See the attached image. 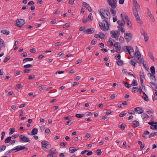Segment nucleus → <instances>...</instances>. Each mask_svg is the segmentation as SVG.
<instances>
[{
    "mask_svg": "<svg viewBox=\"0 0 157 157\" xmlns=\"http://www.w3.org/2000/svg\"><path fill=\"white\" fill-rule=\"evenodd\" d=\"M99 12L102 19L105 18L108 19L110 18V14L108 10L101 8Z\"/></svg>",
    "mask_w": 157,
    "mask_h": 157,
    "instance_id": "1",
    "label": "nucleus"
},
{
    "mask_svg": "<svg viewBox=\"0 0 157 157\" xmlns=\"http://www.w3.org/2000/svg\"><path fill=\"white\" fill-rule=\"evenodd\" d=\"M98 24L101 30L106 31L109 29V25L107 20H103L102 22H99Z\"/></svg>",
    "mask_w": 157,
    "mask_h": 157,
    "instance_id": "2",
    "label": "nucleus"
},
{
    "mask_svg": "<svg viewBox=\"0 0 157 157\" xmlns=\"http://www.w3.org/2000/svg\"><path fill=\"white\" fill-rule=\"evenodd\" d=\"M41 144L43 149L45 151H46L45 149H48L51 147V144L47 141L44 140L42 141L41 143Z\"/></svg>",
    "mask_w": 157,
    "mask_h": 157,
    "instance_id": "3",
    "label": "nucleus"
},
{
    "mask_svg": "<svg viewBox=\"0 0 157 157\" xmlns=\"http://www.w3.org/2000/svg\"><path fill=\"white\" fill-rule=\"evenodd\" d=\"M15 23L16 26L21 27L25 24V20L23 19H17L15 21Z\"/></svg>",
    "mask_w": 157,
    "mask_h": 157,
    "instance_id": "4",
    "label": "nucleus"
},
{
    "mask_svg": "<svg viewBox=\"0 0 157 157\" xmlns=\"http://www.w3.org/2000/svg\"><path fill=\"white\" fill-rule=\"evenodd\" d=\"M117 0H108V2L109 6L113 9L117 7Z\"/></svg>",
    "mask_w": 157,
    "mask_h": 157,
    "instance_id": "5",
    "label": "nucleus"
},
{
    "mask_svg": "<svg viewBox=\"0 0 157 157\" xmlns=\"http://www.w3.org/2000/svg\"><path fill=\"white\" fill-rule=\"evenodd\" d=\"M20 141L21 142H31L29 139L25 137V135H21L19 137Z\"/></svg>",
    "mask_w": 157,
    "mask_h": 157,
    "instance_id": "6",
    "label": "nucleus"
},
{
    "mask_svg": "<svg viewBox=\"0 0 157 157\" xmlns=\"http://www.w3.org/2000/svg\"><path fill=\"white\" fill-rule=\"evenodd\" d=\"M124 36L127 42H130L132 39V35L130 33H124Z\"/></svg>",
    "mask_w": 157,
    "mask_h": 157,
    "instance_id": "7",
    "label": "nucleus"
},
{
    "mask_svg": "<svg viewBox=\"0 0 157 157\" xmlns=\"http://www.w3.org/2000/svg\"><path fill=\"white\" fill-rule=\"evenodd\" d=\"M17 151H19L21 150H24V151H26L28 150L27 147H25L24 146L18 145L17 146Z\"/></svg>",
    "mask_w": 157,
    "mask_h": 157,
    "instance_id": "8",
    "label": "nucleus"
},
{
    "mask_svg": "<svg viewBox=\"0 0 157 157\" xmlns=\"http://www.w3.org/2000/svg\"><path fill=\"white\" fill-rule=\"evenodd\" d=\"M82 6L84 7H86L89 12H91L92 11V10L91 7L90 5L86 2H83L82 3Z\"/></svg>",
    "mask_w": 157,
    "mask_h": 157,
    "instance_id": "9",
    "label": "nucleus"
},
{
    "mask_svg": "<svg viewBox=\"0 0 157 157\" xmlns=\"http://www.w3.org/2000/svg\"><path fill=\"white\" fill-rule=\"evenodd\" d=\"M84 32L87 34H92L94 32V29L91 28L84 30Z\"/></svg>",
    "mask_w": 157,
    "mask_h": 157,
    "instance_id": "10",
    "label": "nucleus"
},
{
    "mask_svg": "<svg viewBox=\"0 0 157 157\" xmlns=\"http://www.w3.org/2000/svg\"><path fill=\"white\" fill-rule=\"evenodd\" d=\"M134 111L137 112L138 114L142 113L144 112V111L141 107H137L135 108Z\"/></svg>",
    "mask_w": 157,
    "mask_h": 157,
    "instance_id": "11",
    "label": "nucleus"
},
{
    "mask_svg": "<svg viewBox=\"0 0 157 157\" xmlns=\"http://www.w3.org/2000/svg\"><path fill=\"white\" fill-rule=\"evenodd\" d=\"M116 32H117V33H116L115 32L113 31H112L111 32L110 34L112 37L116 38L119 36V34H118V35L117 36L118 33V32L117 31Z\"/></svg>",
    "mask_w": 157,
    "mask_h": 157,
    "instance_id": "12",
    "label": "nucleus"
},
{
    "mask_svg": "<svg viewBox=\"0 0 157 157\" xmlns=\"http://www.w3.org/2000/svg\"><path fill=\"white\" fill-rule=\"evenodd\" d=\"M136 18V21H137L138 23L140 24H142V21L140 18V16L139 15L134 16Z\"/></svg>",
    "mask_w": 157,
    "mask_h": 157,
    "instance_id": "13",
    "label": "nucleus"
},
{
    "mask_svg": "<svg viewBox=\"0 0 157 157\" xmlns=\"http://www.w3.org/2000/svg\"><path fill=\"white\" fill-rule=\"evenodd\" d=\"M132 124L134 128H135L139 126V123L137 121H133Z\"/></svg>",
    "mask_w": 157,
    "mask_h": 157,
    "instance_id": "14",
    "label": "nucleus"
},
{
    "mask_svg": "<svg viewBox=\"0 0 157 157\" xmlns=\"http://www.w3.org/2000/svg\"><path fill=\"white\" fill-rule=\"evenodd\" d=\"M141 34L144 36V40L146 42L149 39V37L147 33L146 32H143V33H141Z\"/></svg>",
    "mask_w": 157,
    "mask_h": 157,
    "instance_id": "15",
    "label": "nucleus"
},
{
    "mask_svg": "<svg viewBox=\"0 0 157 157\" xmlns=\"http://www.w3.org/2000/svg\"><path fill=\"white\" fill-rule=\"evenodd\" d=\"M38 129L35 128L33 129L31 131V135H35L37 134L38 132Z\"/></svg>",
    "mask_w": 157,
    "mask_h": 157,
    "instance_id": "16",
    "label": "nucleus"
},
{
    "mask_svg": "<svg viewBox=\"0 0 157 157\" xmlns=\"http://www.w3.org/2000/svg\"><path fill=\"white\" fill-rule=\"evenodd\" d=\"M151 84L152 85V86L151 85V87L155 90L157 91V84L154 83L152 81L151 82Z\"/></svg>",
    "mask_w": 157,
    "mask_h": 157,
    "instance_id": "17",
    "label": "nucleus"
},
{
    "mask_svg": "<svg viewBox=\"0 0 157 157\" xmlns=\"http://www.w3.org/2000/svg\"><path fill=\"white\" fill-rule=\"evenodd\" d=\"M140 7H138V8H135V9L133 10V13L134 15V16L137 15L138 14V11L140 10Z\"/></svg>",
    "mask_w": 157,
    "mask_h": 157,
    "instance_id": "18",
    "label": "nucleus"
},
{
    "mask_svg": "<svg viewBox=\"0 0 157 157\" xmlns=\"http://www.w3.org/2000/svg\"><path fill=\"white\" fill-rule=\"evenodd\" d=\"M133 4L134 6L136 8H138L139 7H140L138 4V3L136 0H132Z\"/></svg>",
    "mask_w": 157,
    "mask_h": 157,
    "instance_id": "19",
    "label": "nucleus"
},
{
    "mask_svg": "<svg viewBox=\"0 0 157 157\" xmlns=\"http://www.w3.org/2000/svg\"><path fill=\"white\" fill-rule=\"evenodd\" d=\"M33 60V59L32 58H25L23 60V63H25L26 61H32Z\"/></svg>",
    "mask_w": 157,
    "mask_h": 157,
    "instance_id": "20",
    "label": "nucleus"
},
{
    "mask_svg": "<svg viewBox=\"0 0 157 157\" xmlns=\"http://www.w3.org/2000/svg\"><path fill=\"white\" fill-rule=\"evenodd\" d=\"M139 75L140 77V78H143L145 79V75L144 74V73L143 71H140L139 72Z\"/></svg>",
    "mask_w": 157,
    "mask_h": 157,
    "instance_id": "21",
    "label": "nucleus"
},
{
    "mask_svg": "<svg viewBox=\"0 0 157 157\" xmlns=\"http://www.w3.org/2000/svg\"><path fill=\"white\" fill-rule=\"evenodd\" d=\"M129 46H124L123 47V51L125 52H126L127 54H128V52L129 49Z\"/></svg>",
    "mask_w": 157,
    "mask_h": 157,
    "instance_id": "22",
    "label": "nucleus"
},
{
    "mask_svg": "<svg viewBox=\"0 0 157 157\" xmlns=\"http://www.w3.org/2000/svg\"><path fill=\"white\" fill-rule=\"evenodd\" d=\"M123 84L125 86L128 88H129L131 87V86L130 84H129L127 82H125L124 81H122Z\"/></svg>",
    "mask_w": 157,
    "mask_h": 157,
    "instance_id": "23",
    "label": "nucleus"
},
{
    "mask_svg": "<svg viewBox=\"0 0 157 157\" xmlns=\"http://www.w3.org/2000/svg\"><path fill=\"white\" fill-rule=\"evenodd\" d=\"M0 45L2 48H5V44L4 40L1 38H0Z\"/></svg>",
    "mask_w": 157,
    "mask_h": 157,
    "instance_id": "24",
    "label": "nucleus"
},
{
    "mask_svg": "<svg viewBox=\"0 0 157 157\" xmlns=\"http://www.w3.org/2000/svg\"><path fill=\"white\" fill-rule=\"evenodd\" d=\"M150 71L152 74L154 75L155 74V68L153 66H152L150 67Z\"/></svg>",
    "mask_w": 157,
    "mask_h": 157,
    "instance_id": "25",
    "label": "nucleus"
},
{
    "mask_svg": "<svg viewBox=\"0 0 157 157\" xmlns=\"http://www.w3.org/2000/svg\"><path fill=\"white\" fill-rule=\"evenodd\" d=\"M77 150V149H75V147H71L69 148V151L71 153H73Z\"/></svg>",
    "mask_w": 157,
    "mask_h": 157,
    "instance_id": "26",
    "label": "nucleus"
},
{
    "mask_svg": "<svg viewBox=\"0 0 157 157\" xmlns=\"http://www.w3.org/2000/svg\"><path fill=\"white\" fill-rule=\"evenodd\" d=\"M137 59L139 60V61L138 62V63L140 64L141 63H144V60L143 58L141 57L140 58L139 57H137Z\"/></svg>",
    "mask_w": 157,
    "mask_h": 157,
    "instance_id": "27",
    "label": "nucleus"
},
{
    "mask_svg": "<svg viewBox=\"0 0 157 157\" xmlns=\"http://www.w3.org/2000/svg\"><path fill=\"white\" fill-rule=\"evenodd\" d=\"M12 137L9 136L5 140V144L8 143L11 141Z\"/></svg>",
    "mask_w": 157,
    "mask_h": 157,
    "instance_id": "28",
    "label": "nucleus"
},
{
    "mask_svg": "<svg viewBox=\"0 0 157 157\" xmlns=\"http://www.w3.org/2000/svg\"><path fill=\"white\" fill-rule=\"evenodd\" d=\"M1 33L5 35H9L10 33L9 32L6 30H2L1 31Z\"/></svg>",
    "mask_w": 157,
    "mask_h": 157,
    "instance_id": "29",
    "label": "nucleus"
},
{
    "mask_svg": "<svg viewBox=\"0 0 157 157\" xmlns=\"http://www.w3.org/2000/svg\"><path fill=\"white\" fill-rule=\"evenodd\" d=\"M142 98L143 99H144L145 101H148L149 100L148 96L145 93V94H143Z\"/></svg>",
    "mask_w": 157,
    "mask_h": 157,
    "instance_id": "30",
    "label": "nucleus"
},
{
    "mask_svg": "<svg viewBox=\"0 0 157 157\" xmlns=\"http://www.w3.org/2000/svg\"><path fill=\"white\" fill-rule=\"evenodd\" d=\"M138 144L140 145V147L141 149L142 150L144 147V145L143 144L142 142L140 141H138Z\"/></svg>",
    "mask_w": 157,
    "mask_h": 157,
    "instance_id": "31",
    "label": "nucleus"
},
{
    "mask_svg": "<svg viewBox=\"0 0 157 157\" xmlns=\"http://www.w3.org/2000/svg\"><path fill=\"white\" fill-rule=\"evenodd\" d=\"M148 55L151 59L152 60V61L153 62H154L155 59L152 54L150 52H149L148 53Z\"/></svg>",
    "mask_w": 157,
    "mask_h": 157,
    "instance_id": "32",
    "label": "nucleus"
},
{
    "mask_svg": "<svg viewBox=\"0 0 157 157\" xmlns=\"http://www.w3.org/2000/svg\"><path fill=\"white\" fill-rule=\"evenodd\" d=\"M141 117L143 119H147L149 118V116L146 113H143L141 115Z\"/></svg>",
    "mask_w": 157,
    "mask_h": 157,
    "instance_id": "33",
    "label": "nucleus"
},
{
    "mask_svg": "<svg viewBox=\"0 0 157 157\" xmlns=\"http://www.w3.org/2000/svg\"><path fill=\"white\" fill-rule=\"evenodd\" d=\"M6 146L5 145H3L0 146V152H1L5 150Z\"/></svg>",
    "mask_w": 157,
    "mask_h": 157,
    "instance_id": "34",
    "label": "nucleus"
},
{
    "mask_svg": "<svg viewBox=\"0 0 157 157\" xmlns=\"http://www.w3.org/2000/svg\"><path fill=\"white\" fill-rule=\"evenodd\" d=\"M135 60H133L132 59L129 62V63L133 66L134 67H135V64L136 63V61L135 62L134 61Z\"/></svg>",
    "mask_w": 157,
    "mask_h": 157,
    "instance_id": "35",
    "label": "nucleus"
},
{
    "mask_svg": "<svg viewBox=\"0 0 157 157\" xmlns=\"http://www.w3.org/2000/svg\"><path fill=\"white\" fill-rule=\"evenodd\" d=\"M150 128L152 130H156L157 129V125L155 124H153L150 126Z\"/></svg>",
    "mask_w": 157,
    "mask_h": 157,
    "instance_id": "36",
    "label": "nucleus"
},
{
    "mask_svg": "<svg viewBox=\"0 0 157 157\" xmlns=\"http://www.w3.org/2000/svg\"><path fill=\"white\" fill-rule=\"evenodd\" d=\"M149 134V132L147 131H145L142 135V137L144 138H146V135H148Z\"/></svg>",
    "mask_w": 157,
    "mask_h": 157,
    "instance_id": "37",
    "label": "nucleus"
},
{
    "mask_svg": "<svg viewBox=\"0 0 157 157\" xmlns=\"http://www.w3.org/2000/svg\"><path fill=\"white\" fill-rule=\"evenodd\" d=\"M131 52L134 53V50L132 47L129 46V49L128 52V54H129L130 55H131Z\"/></svg>",
    "mask_w": 157,
    "mask_h": 157,
    "instance_id": "38",
    "label": "nucleus"
},
{
    "mask_svg": "<svg viewBox=\"0 0 157 157\" xmlns=\"http://www.w3.org/2000/svg\"><path fill=\"white\" fill-rule=\"evenodd\" d=\"M111 39V38H110L109 41L107 42V43L109 46H112L113 45V44L112 40H110Z\"/></svg>",
    "mask_w": 157,
    "mask_h": 157,
    "instance_id": "39",
    "label": "nucleus"
},
{
    "mask_svg": "<svg viewBox=\"0 0 157 157\" xmlns=\"http://www.w3.org/2000/svg\"><path fill=\"white\" fill-rule=\"evenodd\" d=\"M112 8L110 9V11L113 16H114L116 14V12L115 10H113V8Z\"/></svg>",
    "mask_w": 157,
    "mask_h": 157,
    "instance_id": "40",
    "label": "nucleus"
},
{
    "mask_svg": "<svg viewBox=\"0 0 157 157\" xmlns=\"http://www.w3.org/2000/svg\"><path fill=\"white\" fill-rule=\"evenodd\" d=\"M88 18L89 21H91L93 19L92 14V13H90L88 16Z\"/></svg>",
    "mask_w": 157,
    "mask_h": 157,
    "instance_id": "41",
    "label": "nucleus"
},
{
    "mask_svg": "<svg viewBox=\"0 0 157 157\" xmlns=\"http://www.w3.org/2000/svg\"><path fill=\"white\" fill-rule=\"evenodd\" d=\"M10 59V57L9 56H7L4 59L3 62L5 63Z\"/></svg>",
    "mask_w": 157,
    "mask_h": 157,
    "instance_id": "42",
    "label": "nucleus"
},
{
    "mask_svg": "<svg viewBox=\"0 0 157 157\" xmlns=\"http://www.w3.org/2000/svg\"><path fill=\"white\" fill-rule=\"evenodd\" d=\"M135 55L137 58L141 57V54L139 51L135 52Z\"/></svg>",
    "mask_w": 157,
    "mask_h": 157,
    "instance_id": "43",
    "label": "nucleus"
},
{
    "mask_svg": "<svg viewBox=\"0 0 157 157\" xmlns=\"http://www.w3.org/2000/svg\"><path fill=\"white\" fill-rule=\"evenodd\" d=\"M131 86L132 85L133 86H136L137 85V82H136V81L135 80L133 79L132 80V83L131 84Z\"/></svg>",
    "mask_w": 157,
    "mask_h": 157,
    "instance_id": "44",
    "label": "nucleus"
},
{
    "mask_svg": "<svg viewBox=\"0 0 157 157\" xmlns=\"http://www.w3.org/2000/svg\"><path fill=\"white\" fill-rule=\"evenodd\" d=\"M70 23H67L64 24L63 26V28H65L66 27V28H68L70 25Z\"/></svg>",
    "mask_w": 157,
    "mask_h": 157,
    "instance_id": "45",
    "label": "nucleus"
},
{
    "mask_svg": "<svg viewBox=\"0 0 157 157\" xmlns=\"http://www.w3.org/2000/svg\"><path fill=\"white\" fill-rule=\"evenodd\" d=\"M32 67V66L31 64H26L24 66V67L25 69H27L31 67Z\"/></svg>",
    "mask_w": 157,
    "mask_h": 157,
    "instance_id": "46",
    "label": "nucleus"
},
{
    "mask_svg": "<svg viewBox=\"0 0 157 157\" xmlns=\"http://www.w3.org/2000/svg\"><path fill=\"white\" fill-rule=\"evenodd\" d=\"M10 132L9 133L10 135H11L13 134L14 132V128H10Z\"/></svg>",
    "mask_w": 157,
    "mask_h": 157,
    "instance_id": "47",
    "label": "nucleus"
},
{
    "mask_svg": "<svg viewBox=\"0 0 157 157\" xmlns=\"http://www.w3.org/2000/svg\"><path fill=\"white\" fill-rule=\"evenodd\" d=\"M11 152L12 153H14L18 151L17 146L10 150Z\"/></svg>",
    "mask_w": 157,
    "mask_h": 157,
    "instance_id": "48",
    "label": "nucleus"
},
{
    "mask_svg": "<svg viewBox=\"0 0 157 157\" xmlns=\"http://www.w3.org/2000/svg\"><path fill=\"white\" fill-rule=\"evenodd\" d=\"M117 28L120 29V30L122 33H123L125 32V30L123 27H121L120 26H117Z\"/></svg>",
    "mask_w": 157,
    "mask_h": 157,
    "instance_id": "49",
    "label": "nucleus"
},
{
    "mask_svg": "<svg viewBox=\"0 0 157 157\" xmlns=\"http://www.w3.org/2000/svg\"><path fill=\"white\" fill-rule=\"evenodd\" d=\"M138 87H134L132 88V92L136 93L137 92V90H136L135 89H138Z\"/></svg>",
    "mask_w": 157,
    "mask_h": 157,
    "instance_id": "50",
    "label": "nucleus"
},
{
    "mask_svg": "<svg viewBox=\"0 0 157 157\" xmlns=\"http://www.w3.org/2000/svg\"><path fill=\"white\" fill-rule=\"evenodd\" d=\"M121 55L120 54H118L117 56H116L114 57V58L118 60H120L121 59Z\"/></svg>",
    "mask_w": 157,
    "mask_h": 157,
    "instance_id": "51",
    "label": "nucleus"
},
{
    "mask_svg": "<svg viewBox=\"0 0 157 157\" xmlns=\"http://www.w3.org/2000/svg\"><path fill=\"white\" fill-rule=\"evenodd\" d=\"M116 63L118 65L121 66L122 65L123 62L122 60L120 59L119 61H117Z\"/></svg>",
    "mask_w": 157,
    "mask_h": 157,
    "instance_id": "52",
    "label": "nucleus"
},
{
    "mask_svg": "<svg viewBox=\"0 0 157 157\" xmlns=\"http://www.w3.org/2000/svg\"><path fill=\"white\" fill-rule=\"evenodd\" d=\"M100 34L99 35H100V39H103L104 38V37H105V35L104 34L102 33H99Z\"/></svg>",
    "mask_w": 157,
    "mask_h": 157,
    "instance_id": "53",
    "label": "nucleus"
},
{
    "mask_svg": "<svg viewBox=\"0 0 157 157\" xmlns=\"http://www.w3.org/2000/svg\"><path fill=\"white\" fill-rule=\"evenodd\" d=\"M50 151L51 153H52L53 154L56 153V150L55 148H52L50 149Z\"/></svg>",
    "mask_w": 157,
    "mask_h": 157,
    "instance_id": "54",
    "label": "nucleus"
},
{
    "mask_svg": "<svg viewBox=\"0 0 157 157\" xmlns=\"http://www.w3.org/2000/svg\"><path fill=\"white\" fill-rule=\"evenodd\" d=\"M120 44L118 43V42H115L114 44H113V45L114 47L117 48L119 47V45L120 46Z\"/></svg>",
    "mask_w": 157,
    "mask_h": 157,
    "instance_id": "55",
    "label": "nucleus"
},
{
    "mask_svg": "<svg viewBox=\"0 0 157 157\" xmlns=\"http://www.w3.org/2000/svg\"><path fill=\"white\" fill-rule=\"evenodd\" d=\"M138 90L140 92V94H141L142 93L143 94H145V93L143 91L141 88L140 87V88H138Z\"/></svg>",
    "mask_w": 157,
    "mask_h": 157,
    "instance_id": "56",
    "label": "nucleus"
},
{
    "mask_svg": "<svg viewBox=\"0 0 157 157\" xmlns=\"http://www.w3.org/2000/svg\"><path fill=\"white\" fill-rule=\"evenodd\" d=\"M125 126V125L123 124H121L119 128L121 129V130H124L125 127V126Z\"/></svg>",
    "mask_w": 157,
    "mask_h": 157,
    "instance_id": "57",
    "label": "nucleus"
},
{
    "mask_svg": "<svg viewBox=\"0 0 157 157\" xmlns=\"http://www.w3.org/2000/svg\"><path fill=\"white\" fill-rule=\"evenodd\" d=\"M96 152L97 155H101V151L99 149L97 150Z\"/></svg>",
    "mask_w": 157,
    "mask_h": 157,
    "instance_id": "58",
    "label": "nucleus"
},
{
    "mask_svg": "<svg viewBox=\"0 0 157 157\" xmlns=\"http://www.w3.org/2000/svg\"><path fill=\"white\" fill-rule=\"evenodd\" d=\"M31 71V69H26L24 70L23 72L24 73H29Z\"/></svg>",
    "mask_w": 157,
    "mask_h": 157,
    "instance_id": "59",
    "label": "nucleus"
},
{
    "mask_svg": "<svg viewBox=\"0 0 157 157\" xmlns=\"http://www.w3.org/2000/svg\"><path fill=\"white\" fill-rule=\"evenodd\" d=\"M119 41L121 43H124V38L122 36L120 37L119 38Z\"/></svg>",
    "mask_w": 157,
    "mask_h": 157,
    "instance_id": "60",
    "label": "nucleus"
},
{
    "mask_svg": "<svg viewBox=\"0 0 157 157\" xmlns=\"http://www.w3.org/2000/svg\"><path fill=\"white\" fill-rule=\"evenodd\" d=\"M35 78V75H29V76L28 79H33Z\"/></svg>",
    "mask_w": 157,
    "mask_h": 157,
    "instance_id": "61",
    "label": "nucleus"
},
{
    "mask_svg": "<svg viewBox=\"0 0 157 157\" xmlns=\"http://www.w3.org/2000/svg\"><path fill=\"white\" fill-rule=\"evenodd\" d=\"M73 123V122L72 120H69L68 121H67L66 123V125H70L71 124Z\"/></svg>",
    "mask_w": 157,
    "mask_h": 157,
    "instance_id": "62",
    "label": "nucleus"
},
{
    "mask_svg": "<svg viewBox=\"0 0 157 157\" xmlns=\"http://www.w3.org/2000/svg\"><path fill=\"white\" fill-rule=\"evenodd\" d=\"M34 3H35L33 1H31L28 3V5L29 6H32Z\"/></svg>",
    "mask_w": 157,
    "mask_h": 157,
    "instance_id": "63",
    "label": "nucleus"
},
{
    "mask_svg": "<svg viewBox=\"0 0 157 157\" xmlns=\"http://www.w3.org/2000/svg\"><path fill=\"white\" fill-rule=\"evenodd\" d=\"M96 42H97L96 39H94L91 41V44L92 45H94L96 44Z\"/></svg>",
    "mask_w": 157,
    "mask_h": 157,
    "instance_id": "64",
    "label": "nucleus"
}]
</instances>
